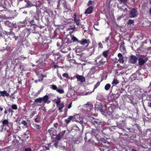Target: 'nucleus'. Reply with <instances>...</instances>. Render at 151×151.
<instances>
[{"label":"nucleus","mask_w":151,"mask_h":151,"mask_svg":"<svg viewBox=\"0 0 151 151\" xmlns=\"http://www.w3.org/2000/svg\"><path fill=\"white\" fill-rule=\"evenodd\" d=\"M118 56L119 58L118 61L120 63H123L124 62L123 57L121 53H119L118 54Z\"/></svg>","instance_id":"10"},{"label":"nucleus","mask_w":151,"mask_h":151,"mask_svg":"<svg viewBox=\"0 0 151 151\" xmlns=\"http://www.w3.org/2000/svg\"><path fill=\"white\" fill-rule=\"evenodd\" d=\"M9 95V93H8L6 91H0V96H2L3 97H4L5 96H8Z\"/></svg>","instance_id":"13"},{"label":"nucleus","mask_w":151,"mask_h":151,"mask_svg":"<svg viewBox=\"0 0 151 151\" xmlns=\"http://www.w3.org/2000/svg\"><path fill=\"white\" fill-rule=\"evenodd\" d=\"M102 55L105 58H106L108 55V51H105L102 53Z\"/></svg>","instance_id":"21"},{"label":"nucleus","mask_w":151,"mask_h":151,"mask_svg":"<svg viewBox=\"0 0 151 151\" xmlns=\"http://www.w3.org/2000/svg\"><path fill=\"white\" fill-rule=\"evenodd\" d=\"M69 61L70 62H71L72 63H75L76 62L75 60L73 59H70L69 60Z\"/></svg>","instance_id":"43"},{"label":"nucleus","mask_w":151,"mask_h":151,"mask_svg":"<svg viewBox=\"0 0 151 151\" xmlns=\"http://www.w3.org/2000/svg\"><path fill=\"white\" fill-rule=\"evenodd\" d=\"M14 38L15 39V40H17V39H18V37H16L15 35H14Z\"/></svg>","instance_id":"51"},{"label":"nucleus","mask_w":151,"mask_h":151,"mask_svg":"<svg viewBox=\"0 0 151 151\" xmlns=\"http://www.w3.org/2000/svg\"><path fill=\"white\" fill-rule=\"evenodd\" d=\"M48 131L50 134L52 138L56 139L58 140H59L62 138V137L57 134L55 132V131L54 130L55 132H53V131L51 130L50 131L49 130Z\"/></svg>","instance_id":"2"},{"label":"nucleus","mask_w":151,"mask_h":151,"mask_svg":"<svg viewBox=\"0 0 151 151\" xmlns=\"http://www.w3.org/2000/svg\"><path fill=\"white\" fill-rule=\"evenodd\" d=\"M138 64L139 65H143L148 60V58L144 56H140L138 59Z\"/></svg>","instance_id":"1"},{"label":"nucleus","mask_w":151,"mask_h":151,"mask_svg":"<svg viewBox=\"0 0 151 151\" xmlns=\"http://www.w3.org/2000/svg\"><path fill=\"white\" fill-rule=\"evenodd\" d=\"M94 69L93 68H91L88 74V76L91 77V75L94 73Z\"/></svg>","instance_id":"17"},{"label":"nucleus","mask_w":151,"mask_h":151,"mask_svg":"<svg viewBox=\"0 0 151 151\" xmlns=\"http://www.w3.org/2000/svg\"><path fill=\"white\" fill-rule=\"evenodd\" d=\"M51 88L54 90H56L60 94L63 93L64 92V90L61 86L58 88L56 85H52L51 86Z\"/></svg>","instance_id":"3"},{"label":"nucleus","mask_w":151,"mask_h":151,"mask_svg":"<svg viewBox=\"0 0 151 151\" xmlns=\"http://www.w3.org/2000/svg\"><path fill=\"white\" fill-rule=\"evenodd\" d=\"M76 77L78 81H80L81 82H83L85 81V78L82 76L77 75Z\"/></svg>","instance_id":"9"},{"label":"nucleus","mask_w":151,"mask_h":151,"mask_svg":"<svg viewBox=\"0 0 151 151\" xmlns=\"http://www.w3.org/2000/svg\"><path fill=\"white\" fill-rule=\"evenodd\" d=\"M75 119L76 118L74 116H70L68 119H65V121L67 124H68L71 120L73 121H75Z\"/></svg>","instance_id":"12"},{"label":"nucleus","mask_w":151,"mask_h":151,"mask_svg":"<svg viewBox=\"0 0 151 151\" xmlns=\"http://www.w3.org/2000/svg\"><path fill=\"white\" fill-rule=\"evenodd\" d=\"M35 101L36 102L41 103L42 102V98H40L35 99Z\"/></svg>","instance_id":"22"},{"label":"nucleus","mask_w":151,"mask_h":151,"mask_svg":"<svg viewBox=\"0 0 151 151\" xmlns=\"http://www.w3.org/2000/svg\"><path fill=\"white\" fill-rule=\"evenodd\" d=\"M4 113L5 114H6L7 113V111L6 110L4 112Z\"/></svg>","instance_id":"59"},{"label":"nucleus","mask_w":151,"mask_h":151,"mask_svg":"<svg viewBox=\"0 0 151 151\" xmlns=\"http://www.w3.org/2000/svg\"><path fill=\"white\" fill-rule=\"evenodd\" d=\"M119 81L116 78H114L112 82V84L113 85H116L119 83Z\"/></svg>","instance_id":"19"},{"label":"nucleus","mask_w":151,"mask_h":151,"mask_svg":"<svg viewBox=\"0 0 151 151\" xmlns=\"http://www.w3.org/2000/svg\"><path fill=\"white\" fill-rule=\"evenodd\" d=\"M120 49L122 51H123L124 52L125 51V48L124 47V46L122 45H120Z\"/></svg>","instance_id":"27"},{"label":"nucleus","mask_w":151,"mask_h":151,"mask_svg":"<svg viewBox=\"0 0 151 151\" xmlns=\"http://www.w3.org/2000/svg\"><path fill=\"white\" fill-rule=\"evenodd\" d=\"M58 141H55V142L54 143V145L56 148H58Z\"/></svg>","instance_id":"39"},{"label":"nucleus","mask_w":151,"mask_h":151,"mask_svg":"<svg viewBox=\"0 0 151 151\" xmlns=\"http://www.w3.org/2000/svg\"><path fill=\"white\" fill-rule=\"evenodd\" d=\"M92 1L91 0H90L88 1L87 5L88 6H89L92 4Z\"/></svg>","instance_id":"35"},{"label":"nucleus","mask_w":151,"mask_h":151,"mask_svg":"<svg viewBox=\"0 0 151 151\" xmlns=\"http://www.w3.org/2000/svg\"><path fill=\"white\" fill-rule=\"evenodd\" d=\"M148 88H150V89L151 90V82L150 83V84L148 87Z\"/></svg>","instance_id":"58"},{"label":"nucleus","mask_w":151,"mask_h":151,"mask_svg":"<svg viewBox=\"0 0 151 151\" xmlns=\"http://www.w3.org/2000/svg\"><path fill=\"white\" fill-rule=\"evenodd\" d=\"M58 67V65H54V67L55 68H57Z\"/></svg>","instance_id":"61"},{"label":"nucleus","mask_w":151,"mask_h":151,"mask_svg":"<svg viewBox=\"0 0 151 151\" xmlns=\"http://www.w3.org/2000/svg\"><path fill=\"white\" fill-rule=\"evenodd\" d=\"M109 39H110V37H106L105 39V42L106 43H108V41L109 40Z\"/></svg>","instance_id":"41"},{"label":"nucleus","mask_w":151,"mask_h":151,"mask_svg":"<svg viewBox=\"0 0 151 151\" xmlns=\"http://www.w3.org/2000/svg\"><path fill=\"white\" fill-rule=\"evenodd\" d=\"M118 1H120L121 3H123L124 5L126 4L128 0H117Z\"/></svg>","instance_id":"24"},{"label":"nucleus","mask_w":151,"mask_h":151,"mask_svg":"<svg viewBox=\"0 0 151 151\" xmlns=\"http://www.w3.org/2000/svg\"><path fill=\"white\" fill-rule=\"evenodd\" d=\"M110 87V84L109 83H108L105 85L104 88L106 90L108 91Z\"/></svg>","instance_id":"23"},{"label":"nucleus","mask_w":151,"mask_h":151,"mask_svg":"<svg viewBox=\"0 0 151 151\" xmlns=\"http://www.w3.org/2000/svg\"><path fill=\"white\" fill-rule=\"evenodd\" d=\"M77 28V27H75V25H74V26H73V28H71V29H72L73 30V29H74L75 28Z\"/></svg>","instance_id":"56"},{"label":"nucleus","mask_w":151,"mask_h":151,"mask_svg":"<svg viewBox=\"0 0 151 151\" xmlns=\"http://www.w3.org/2000/svg\"><path fill=\"white\" fill-rule=\"evenodd\" d=\"M71 106H72V103H71L70 104H69V105L68 106V109H69L70 108H71Z\"/></svg>","instance_id":"48"},{"label":"nucleus","mask_w":151,"mask_h":151,"mask_svg":"<svg viewBox=\"0 0 151 151\" xmlns=\"http://www.w3.org/2000/svg\"><path fill=\"white\" fill-rule=\"evenodd\" d=\"M84 139H85V141H86L87 140V137H86V135H85V137L84 138Z\"/></svg>","instance_id":"57"},{"label":"nucleus","mask_w":151,"mask_h":151,"mask_svg":"<svg viewBox=\"0 0 151 151\" xmlns=\"http://www.w3.org/2000/svg\"><path fill=\"white\" fill-rule=\"evenodd\" d=\"M148 106L151 108V103L149 102L148 103Z\"/></svg>","instance_id":"49"},{"label":"nucleus","mask_w":151,"mask_h":151,"mask_svg":"<svg viewBox=\"0 0 151 151\" xmlns=\"http://www.w3.org/2000/svg\"><path fill=\"white\" fill-rule=\"evenodd\" d=\"M72 39L74 42H78V41L79 40H78L75 36H73L72 37Z\"/></svg>","instance_id":"26"},{"label":"nucleus","mask_w":151,"mask_h":151,"mask_svg":"<svg viewBox=\"0 0 151 151\" xmlns=\"http://www.w3.org/2000/svg\"><path fill=\"white\" fill-rule=\"evenodd\" d=\"M96 24H94V25L93 26L94 28L97 30H99V29L96 28Z\"/></svg>","instance_id":"52"},{"label":"nucleus","mask_w":151,"mask_h":151,"mask_svg":"<svg viewBox=\"0 0 151 151\" xmlns=\"http://www.w3.org/2000/svg\"><path fill=\"white\" fill-rule=\"evenodd\" d=\"M99 83H97L95 85L93 91L94 90L96 89L99 86Z\"/></svg>","instance_id":"32"},{"label":"nucleus","mask_w":151,"mask_h":151,"mask_svg":"<svg viewBox=\"0 0 151 151\" xmlns=\"http://www.w3.org/2000/svg\"><path fill=\"white\" fill-rule=\"evenodd\" d=\"M99 47H100L101 48H103V46L101 42H100L99 44H98Z\"/></svg>","instance_id":"40"},{"label":"nucleus","mask_w":151,"mask_h":151,"mask_svg":"<svg viewBox=\"0 0 151 151\" xmlns=\"http://www.w3.org/2000/svg\"><path fill=\"white\" fill-rule=\"evenodd\" d=\"M23 67H24V66L23 65H21L20 66V69H22V70H23Z\"/></svg>","instance_id":"55"},{"label":"nucleus","mask_w":151,"mask_h":151,"mask_svg":"<svg viewBox=\"0 0 151 151\" xmlns=\"http://www.w3.org/2000/svg\"><path fill=\"white\" fill-rule=\"evenodd\" d=\"M45 149L46 150H48L49 149V148L48 147H45Z\"/></svg>","instance_id":"54"},{"label":"nucleus","mask_w":151,"mask_h":151,"mask_svg":"<svg viewBox=\"0 0 151 151\" xmlns=\"http://www.w3.org/2000/svg\"><path fill=\"white\" fill-rule=\"evenodd\" d=\"M95 130H92L91 132V135H92V136L93 135L94 136H96V134H95Z\"/></svg>","instance_id":"34"},{"label":"nucleus","mask_w":151,"mask_h":151,"mask_svg":"<svg viewBox=\"0 0 151 151\" xmlns=\"http://www.w3.org/2000/svg\"><path fill=\"white\" fill-rule=\"evenodd\" d=\"M42 101L43 103L49 104L50 102V101L49 100V97L47 95H45L42 97Z\"/></svg>","instance_id":"8"},{"label":"nucleus","mask_w":151,"mask_h":151,"mask_svg":"<svg viewBox=\"0 0 151 151\" xmlns=\"http://www.w3.org/2000/svg\"><path fill=\"white\" fill-rule=\"evenodd\" d=\"M35 121L37 122H39L40 121L39 117H38V116H37L35 119Z\"/></svg>","instance_id":"33"},{"label":"nucleus","mask_w":151,"mask_h":151,"mask_svg":"<svg viewBox=\"0 0 151 151\" xmlns=\"http://www.w3.org/2000/svg\"><path fill=\"white\" fill-rule=\"evenodd\" d=\"M83 106L84 107L87 108L86 110L88 111H90L91 107V104L89 102H88L86 104H84Z\"/></svg>","instance_id":"14"},{"label":"nucleus","mask_w":151,"mask_h":151,"mask_svg":"<svg viewBox=\"0 0 151 151\" xmlns=\"http://www.w3.org/2000/svg\"><path fill=\"white\" fill-rule=\"evenodd\" d=\"M93 12V8L92 7H90L88 8L86 10L85 13V14H90Z\"/></svg>","instance_id":"15"},{"label":"nucleus","mask_w":151,"mask_h":151,"mask_svg":"<svg viewBox=\"0 0 151 151\" xmlns=\"http://www.w3.org/2000/svg\"><path fill=\"white\" fill-rule=\"evenodd\" d=\"M60 102V99H58L56 101V104L57 106H58V105L60 104H59Z\"/></svg>","instance_id":"37"},{"label":"nucleus","mask_w":151,"mask_h":151,"mask_svg":"<svg viewBox=\"0 0 151 151\" xmlns=\"http://www.w3.org/2000/svg\"><path fill=\"white\" fill-rule=\"evenodd\" d=\"M99 110L102 114H104V112L102 107L99 109Z\"/></svg>","instance_id":"38"},{"label":"nucleus","mask_w":151,"mask_h":151,"mask_svg":"<svg viewBox=\"0 0 151 151\" xmlns=\"http://www.w3.org/2000/svg\"><path fill=\"white\" fill-rule=\"evenodd\" d=\"M73 16H74V17H76V14H74L73 15Z\"/></svg>","instance_id":"60"},{"label":"nucleus","mask_w":151,"mask_h":151,"mask_svg":"<svg viewBox=\"0 0 151 151\" xmlns=\"http://www.w3.org/2000/svg\"><path fill=\"white\" fill-rule=\"evenodd\" d=\"M137 57L134 55H132L129 58V62L131 63L134 64L137 62Z\"/></svg>","instance_id":"6"},{"label":"nucleus","mask_w":151,"mask_h":151,"mask_svg":"<svg viewBox=\"0 0 151 151\" xmlns=\"http://www.w3.org/2000/svg\"><path fill=\"white\" fill-rule=\"evenodd\" d=\"M125 6H127V7L128 9H131V8H130V7H129V6L127 5V3H126V4H125Z\"/></svg>","instance_id":"53"},{"label":"nucleus","mask_w":151,"mask_h":151,"mask_svg":"<svg viewBox=\"0 0 151 151\" xmlns=\"http://www.w3.org/2000/svg\"><path fill=\"white\" fill-rule=\"evenodd\" d=\"M74 20L76 23V24L78 26L79 28L82 27V25L80 23L81 20L80 19H76V17L74 18Z\"/></svg>","instance_id":"11"},{"label":"nucleus","mask_w":151,"mask_h":151,"mask_svg":"<svg viewBox=\"0 0 151 151\" xmlns=\"http://www.w3.org/2000/svg\"><path fill=\"white\" fill-rule=\"evenodd\" d=\"M78 43H80L82 45H86V46H88L89 45V41L88 40L86 39H82L81 40L78 41Z\"/></svg>","instance_id":"5"},{"label":"nucleus","mask_w":151,"mask_h":151,"mask_svg":"<svg viewBox=\"0 0 151 151\" xmlns=\"http://www.w3.org/2000/svg\"><path fill=\"white\" fill-rule=\"evenodd\" d=\"M3 110V108L0 107V111H2Z\"/></svg>","instance_id":"62"},{"label":"nucleus","mask_w":151,"mask_h":151,"mask_svg":"<svg viewBox=\"0 0 151 151\" xmlns=\"http://www.w3.org/2000/svg\"><path fill=\"white\" fill-rule=\"evenodd\" d=\"M32 149L30 148H26L25 151H31Z\"/></svg>","instance_id":"46"},{"label":"nucleus","mask_w":151,"mask_h":151,"mask_svg":"<svg viewBox=\"0 0 151 151\" xmlns=\"http://www.w3.org/2000/svg\"><path fill=\"white\" fill-rule=\"evenodd\" d=\"M134 23V21L133 20L130 19L128 22L127 23L129 24H131Z\"/></svg>","instance_id":"30"},{"label":"nucleus","mask_w":151,"mask_h":151,"mask_svg":"<svg viewBox=\"0 0 151 151\" xmlns=\"http://www.w3.org/2000/svg\"><path fill=\"white\" fill-rule=\"evenodd\" d=\"M65 130H64V131H62V132H61V134H62V135H63L65 133Z\"/></svg>","instance_id":"50"},{"label":"nucleus","mask_w":151,"mask_h":151,"mask_svg":"<svg viewBox=\"0 0 151 151\" xmlns=\"http://www.w3.org/2000/svg\"><path fill=\"white\" fill-rule=\"evenodd\" d=\"M64 104L63 103L60 104L59 105H58V109L60 112H62L63 111L62 110V109L64 107Z\"/></svg>","instance_id":"16"},{"label":"nucleus","mask_w":151,"mask_h":151,"mask_svg":"<svg viewBox=\"0 0 151 151\" xmlns=\"http://www.w3.org/2000/svg\"><path fill=\"white\" fill-rule=\"evenodd\" d=\"M92 123L94 124H100V122L98 119H94L92 121Z\"/></svg>","instance_id":"18"},{"label":"nucleus","mask_w":151,"mask_h":151,"mask_svg":"<svg viewBox=\"0 0 151 151\" xmlns=\"http://www.w3.org/2000/svg\"><path fill=\"white\" fill-rule=\"evenodd\" d=\"M8 112L9 113H11L12 114L13 112H14V111L10 108H9L8 109Z\"/></svg>","instance_id":"45"},{"label":"nucleus","mask_w":151,"mask_h":151,"mask_svg":"<svg viewBox=\"0 0 151 151\" xmlns=\"http://www.w3.org/2000/svg\"><path fill=\"white\" fill-rule=\"evenodd\" d=\"M138 14L137 11L136 9L133 8L129 12V16L131 18L136 17Z\"/></svg>","instance_id":"4"},{"label":"nucleus","mask_w":151,"mask_h":151,"mask_svg":"<svg viewBox=\"0 0 151 151\" xmlns=\"http://www.w3.org/2000/svg\"><path fill=\"white\" fill-rule=\"evenodd\" d=\"M34 6V5L32 4L30 2L28 1L25 6V7H30Z\"/></svg>","instance_id":"20"},{"label":"nucleus","mask_w":151,"mask_h":151,"mask_svg":"<svg viewBox=\"0 0 151 151\" xmlns=\"http://www.w3.org/2000/svg\"><path fill=\"white\" fill-rule=\"evenodd\" d=\"M62 76L63 77H65L67 78H69V76L66 73H63V74Z\"/></svg>","instance_id":"29"},{"label":"nucleus","mask_w":151,"mask_h":151,"mask_svg":"<svg viewBox=\"0 0 151 151\" xmlns=\"http://www.w3.org/2000/svg\"><path fill=\"white\" fill-rule=\"evenodd\" d=\"M1 122L2 124V125L1 126V127H2L1 130L3 129V128L4 127L9 126V122L8 119H4L2 120Z\"/></svg>","instance_id":"7"},{"label":"nucleus","mask_w":151,"mask_h":151,"mask_svg":"<svg viewBox=\"0 0 151 151\" xmlns=\"http://www.w3.org/2000/svg\"><path fill=\"white\" fill-rule=\"evenodd\" d=\"M58 126V124L57 123H55L54 124V126L55 129H56L57 127Z\"/></svg>","instance_id":"47"},{"label":"nucleus","mask_w":151,"mask_h":151,"mask_svg":"<svg viewBox=\"0 0 151 151\" xmlns=\"http://www.w3.org/2000/svg\"><path fill=\"white\" fill-rule=\"evenodd\" d=\"M21 123L22 124L25 126H27V122L24 120L22 121V122Z\"/></svg>","instance_id":"36"},{"label":"nucleus","mask_w":151,"mask_h":151,"mask_svg":"<svg viewBox=\"0 0 151 151\" xmlns=\"http://www.w3.org/2000/svg\"><path fill=\"white\" fill-rule=\"evenodd\" d=\"M73 127L74 128V129H75L76 130H79V129L78 128V127L76 125H75V126H74Z\"/></svg>","instance_id":"44"},{"label":"nucleus","mask_w":151,"mask_h":151,"mask_svg":"<svg viewBox=\"0 0 151 151\" xmlns=\"http://www.w3.org/2000/svg\"><path fill=\"white\" fill-rule=\"evenodd\" d=\"M124 11H127V8H125V9L124 10Z\"/></svg>","instance_id":"63"},{"label":"nucleus","mask_w":151,"mask_h":151,"mask_svg":"<svg viewBox=\"0 0 151 151\" xmlns=\"http://www.w3.org/2000/svg\"><path fill=\"white\" fill-rule=\"evenodd\" d=\"M150 13L151 14V7L150 9Z\"/></svg>","instance_id":"64"},{"label":"nucleus","mask_w":151,"mask_h":151,"mask_svg":"<svg viewBox=\"0 0 151 151\" xmlns=\"http://www.w3.org/2000/svg\"><path fill=\"white\" fill-rule=\"evenodd\" d=\"M34 127L37 129H40V125L37 124H34Z\"/></svg>","instance_id":"31"},{"label":"nucleus","mask_w":151,"mask_h":151,"mask_svg":"<svg viewBox=\"0 0 151 151\" xmlns=\"http://www.w3.org/2000/svg\"><path fill=\"white\" fill-rule=\"evenodd\" d=\"M12 108L14 110H17V106L16 104H13L12 106Z\"/></svg>","instance_id":"28"},{"label":"nucleus","mask_w":151,"mask_h":151,"mask_svg":"<svg viewBox=\"0 0 151 151\" xmlns=\"http://www.w3.org/2000/svg\"><path fill=\"white\" fill-rule=\"evenodd\" d=\"M30 23L31 24L33 25H35L36 24L35 22L34 21V20H32L30 22Z\"/></svg>","instance_id":"42"},{"label":"nucleus","mask_w":151,"mask_h":151,"mask_svg":"<svg viewBox=\"0 0 151 151\" xmlns=\"http://www.w3.org/2000/svg\"><path fill=\"white\" fill-rule=\"evenodd\" d=\"M5 24L6 25H7L9 27H11L12 25V24L8 21H6L4 22Z\"/></svg>","instance_id":"25"}]
</instances>
